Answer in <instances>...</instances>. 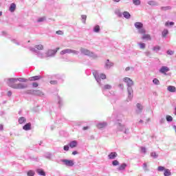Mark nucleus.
Here are the masks:
<instances>
[{
  "label": "nucleus",
  "instance_id": "4d7b16f0",
  "mask_svg": "<svg viewBox=\"0 0 176 176\" xmlns=\"http://www.w3.org/2000/svg\"><path fill=\"white\" fill-rule=\"evenodd\" d=\"M140 149H141V152H142V153H146V148H145V147H144V146H142L141 148H140Z\"/></svg>",
  "mask_w": 176,
  "mask_h": 176
},
{
  "label": "nucleus",
  "instance_id": "9b49d317",
  "mask_svg": "<svg viewBox=\"0 0 176 176\" xmlns=\"http://www.w3.org/2000/svg\"><path fill=\"white\" fill-rule=\"evenodd\" d=\"M116 157H118V153H116L115 151L111 152L108 155V159L109 160H115V159H116Z\"/></svg>",
  "mask_w": 176,
  "mask_h": 176
},
{
  "label": "nucleus",
  "instance_id": "20e7f679",
  "mask_svg": "<svg viewBox=\"0 0 176 176\" xmlns=\"http://www.w3.org/2000/svg\"><path fill=\"white\" fill-rule=\"evenodd\" d=\"M117 131H122L124 134H130V129L125 125L121 124L120 122L116 123Z\"/></svg>",
  "mask_w": 176,
  "mask_h": 176
},
{
  "label": "nucleus",
  "instance_id": "680f3d73",
  "mask_svg": "<svg viewBox=\"0 0 176 176\" xmlns=\"http://www.w3.org/2000/svg\"><path fill=\"white\" fill-rule=\"evenodd\" d=\"M56 34H57L58 35H63L64 32L61 30H58L56 32Z\"/></svg>",
  "mask_w": 176,
  "mask_h": 176
},
{
  "label": "nucleus",
  "instance_id": "9d476101",
  "mask_svg": "<svg viewBox=\"0 0 176 176\" xmlns=\"http://www.w3.org/2000/svg\"><path fill=\"white\" fill-rule=\"evenodd\" d=\"M170 71V67L167 66H162L159 70V72L160 74H162L163 75H167V72Z\"/></svg>",
  "mask_w": 176,
  "mask_h": 176
},
{
  "label": "nucleus",
  "instance_id": "c9c22d12",
  "mask_svg": "<svg viewBox=\"0 0 176 176\" xmlns=\"http://www.w3.org/2000/svg\"><path fill=\"white\" fill-rule=\"evenodd\" d=\"M164 176H170L171 175V171H170L168 169H165L164 173Z\"/></svg>",
  "mask_w": 176,
  "mask_h": 176
},
{
  "label": "nucleus",
  "instance_id": "864d4df0",
  "mask_svg": "<svg viewBox=\"0 0 176 176\" xmlns=\"http://www.w3.org/2000/svg\"><path fill=\"white\" fill-rule=\"evenodd\" d=\"M63 150L65 151L66 152H68V151H69V144L65 145L63 146Z\"/></svg>",
  "mask_w": 176,
  "mask_h": 176
},
{
  "label": "nucleus",
  "instance_id": "bf43d9fd",
  "mask_svg": "<svg viewBox=\"0 0 176 176\" xmlns=\"http://www.w3.org/2000/svg\"><path fill=\"white\" fill-rule=\"evenodd\" d=\"M11 41L13 42V43H15V45L19 46L20 43H19V41H17L16 39H11Z\"/></svg>",
  "mask_w": 176,
  "mask_h": 176
},
{
  "label": "nucleus",
  "instance_id": "de8ad7c7",
  "mask_svg": "<svg viewBox=\"0 0 176 176\" xmlns=\"http://www.w3.org/2000/svg\"><path fill=\"white\" fill-rule=\"evenodd\" d=\"M98 75L100 80L101 79H107V76L104 74H98Z\"/></svg>",
  "mask_w": 176,
  "mask_h": 176
},
{
  "label": "nucleus",
  "instance_id": "338daca9",
  "mask_svg": "<svg viewBox=\"0 0 176 176\" xmlns=\"http://www.w3.org/2000/svg\"><path fill=\"white\" fill-rule=\"evenodd\" d=\"M118 87H120V89L121 90H123L124 86L123 85V84H120V85H118Z\"/></svg>",
  "mask_w": 176,
  "mask_h": 176
},
{
  "label": "nucleus",
  "instance_id": "b1692460",
  "mask_svg": "<svg viewBox=\"0 0 176 176\" xmlns=\"http://www.w3.org/2000/svg\"><path fill=\"white\" fill-rule=\"evenodd\" d=\"M122 16L124 17V19H126L127 20H129V19H130L131 17V14H130V12H129L127 11H124L122 13Z\"/></svg>",
  "mask_w": 176,
  "mask_h": 176
},
{
  "label": "nucleus",
  "instance_id": "412c9836",
  "mask_svg": "<svg viewBox=\"0 0 176 176\" xmlns=\"http://www.w3.org/2000/svg\"><path fill=\"white\" fill-rule=\"evenodd\" d=\"M9 10H10V12H11V13H13V12H14V10H16V3H12L10 5Z\"/></svg>",
  "mask_w": 176,
  "mask_h": 176
},
{
  "label": "nucleus",
  "instance_id": "7c9ffc66",
  "mask_svg": "<svg viewBox=\"0 0 176 176\" xmlns=\"http://www.w3.org/2000/svg\"><path fill=\"white\" fill-rule=\"evenodd\" d=\"M33 49H36V50H43V45H35L34 47H33Z\"/></svg>",
  "mask_w": 176,
  "mask_h": 176
},
{
  "label": "nucleus",
  "instance_id": "f3484780",
  "mask_svg": "<svg viewBox=\"0 0 176 176\" xmlns=\"http://www.w3.org/2000/svg\"><path fill=\"white\" fill-rule=\"evenodd\" d=\"M148 5H149L150 6H159V2L156 1H148L147 2Z\"/></svg>",
  "mask_w": 176,
  "mask_h": 176
},
{
  "label": "nucleus",
  "instance_id": "aec40b11",
  "mask_svg": "<svg viewBox=\"0 0 176 176\" xmlns=\"http://www.w3.org/2000/svg\"><path fill=\"white\" fill-rule=\"evenodd\" d=\"M126 167H127V164L123 163L118 167V171H123L126 170Z\"/></svg>",
  "mask_w": 176,
  "mask_h": 176
},
{
  "label": "nucleus",
  "instance_id": "58836bf2",
  "mask_svg": "<svg viewBox=\"0 0 176 176\" xmlns=\"http://www.w3.org/2000/svg\"><path fill=\"white\" fill-rule=\"evenodd\" d=\"M153 83L154 85H156V86H159V85H160V81L159 79H157V78H154V79L153 80Z\"/></svg>",
  "mask_w": 176,
  "mask_h": 176
},
{
  "label": "nucleus",
  "instance_id": "0e129e2a",
  "mask_svg": "<svg viewBox=\"0 0 176 176\" xmlns=\"http://www.w3.org/2000/svg\"><path fill=\"white\" fill-rule=\"evenodd\" d=\"M38 86H39L38 82H33L32 83V87H38Z\"/></svg>",
  "mask_w": 176,
  "mask_h": 176
},
{
  "label": "nucleus",
  "instance_id": "39448f33",
  "mask_svg": "<svg viewBox=\"0 0 176 176\" xmlns=\"http://www.w3.org/2000/svg\"><path fill=\"white\" fill-rule=\"evenodd\" d=\"M81 54H83L84 56H88L89 57H93L94 58H97V54H94L93 52H91L90 50L81 47L80 49Z\"/></svg>",
  "mask_w": 176,
  "mask_h": 176
},
{
  "label": "nucleus",
  "instance_id": "8fccbe9b",
  "mask_svg": "<svg viewBox=\"0 0 176 176\" xmlns=\"http://www.w3.org/2000/svg\"><path fill=\"white\" fill-rule=\"evenodd\" d=\"M142 167L144 171L148 170V164L146 162L143 164Z\"/></svg>",
  "mask_w": 176,
  "mask_h": 176
},
{
  "label": "nucleus",
  "instance_id": "c85d7f7f",
  "mask_svg": "<svg viewBox=\"0 0 176 176\" xmlns=\"http://www.w3.org/2000/svg\"><path fill=\"white\" fill-rule=\"evenodd\" d=\"M150 155L153 159H157L159 157V154L156 153L155 151L151 152Z\"/></svg>",
  "mask_w": 176,
  "mask_h": 176
},
{
  "label": "nucleus",
  "instance_id": "a18cd8bd",
  "mask_svg": "<svg viewBox=\"0 0 176 176\" xmlns=\"http://www.w3.org/2000/svg\"><path fill=\"white\" fill-rule=\"evenodd\" d=\"M166 121H168V122H171V121L173 120V117L171 116L167 115L166 116Z\"/></svg>",
  "mask_w": 176,
  "mask_h": 176
},
{
  "label": "nucleus",
  "instance_id": "052dcab7",
  "mask_svg": "<svg viewBox=\"0 0 176 176\" xmlns=\"http://www.w3.org/2000/svg\"><path fill=\"white\" fill-rule=\"evenodd\" d=\"M50 83L51 85H57V83H58V80H51Z\"/></svg>",
  "mask_w": 176,
  "mask_h": 176
},
{
  "label": "nucleus",
  "instance_id": "0eeeda50",
  "mask_svg": "<svg viewBox=\"0 0 176 176\" xmlns=\"http://www.w3.org/2000/svg\"><path fill=\"white\" fill-rule=\"evenodd\" d=\"M60 162L65 164L67 167H74L75 165V162H74V160H67V159H63L61 160Z\"/></svg>",
  "mask_w": 176,
  "mask_h": 176
},
{
  "label": "nucleus",
  "instance_id": "dca6fc26",
  "mask_svg": "<svg viewBox=\"0 0 176 176\" xmlns=\"http://www.w3.org/2000/svg\"><path fill=\"white\" fill-rule=\"evenodd\" d=\"M36 172L37 173V174H38V175L46 176V173L42 168H37L36 170Z\"/></svg>",
  "mask_w": 176,
  "mask_h": 176
},
{
  "label": "nucleus",
  "instance_id": "f257e3e1",
  "mask_svg": "<svg viewBox=\"0 0 176 176\" xmlns=\"http://www.w3.org/2000/svg\"><path fill=\"white\" fill-rule=\"evenodd\" d=\"M16 82H17V78H8V85L10 87H12V89H16L17 90H23L28 87V85L27 84H24L21 82L16 84Z\"/></svg>",
  "mask_w": 176,
  "mask_h": 176
},
{
  "label": "nucleus",
  "instance_id": "4be33fe9",
  "mask_svg": "<svg viewBox=\"0 0 176 176\" xmlns=\"http://www.w3.org/2000/svg\"><path fill=\"white\" fill-rule=\"evenodd\" d=\"M168 91H170V93H175L176 91V88L173 85H169L167 88Z\"/></svg>",
  "mask_w": 176,
  "mask_h": 176
},
{
  "label": "nucleus",
  "instance_id": "603ef678",
  "mask_svg": "<svg viewBox=\"0 0 176 176\" xmlns=\"http://www.w3.org/2000/svg\"><path fill=\"white\" fill-rule=\"evenodd\" d=\"M166 170V168L164 166H160L157 168L158 171H164Z\"/></svg>",
  "mask_w": 176,
  "mask_h": 176
},
{
  "label": "nucleus",
  "instance_id": "e2e57ef3",
  "mask_svg": "<svg viewBox=\"0 0 176 176\" xmlns=\"http://www.w3.org/2000/svg\"><path fill=\"white\" fill-rule=\"evenodd\" d=\"M1 35H2V36H9V34H8V32H1Z\"/></svg>",
  "mask_w": 176,
  "mask_h": 176
},
{
  "label": "nucleus",
  "instance_id": "6e6552de",
  "mask_svg": "<svg viewBox=\"0 0 176 176\" xmlns=\"http://www.w3.org/2000/svg\"><path fill=\"white\" fill-rule=\"evenodd\" d=\"M58 50H60V47H57L56 50H48L45 54L47 57H54Z\"/></svg>",
  "mask_w": 176,
  "mask_h": 176
},
{
  "label": "nucleus",
  "instance_id": "37998d69",
  "mask_svg": "<svg viewBox=\"0 0 176 176\" xmlns=\"http://www.w3.org/2000/svg\"><path fill=\"white\" fill-rule=\"evenodd\" d=\"M81 19H82V22L83 23V24H86V19H87V16L82 15Z\"/></svg>",
  "mask_w": 176,
  "mask_h": 176
},
{
  "label": "nucleus",
  "instance_id": "1a4fd4ad",
  "mask_svg": "<svg viewBox=\"0 0 176 176\" xmlns=\"http://www.w3.org/2000/svg\"><path fill=\"white\" fill-rule=\"evenodd\" d=\"M29 50H30V52L36 53V56H37V57H38V58H43V54L42 52L38 51V50L31 47L29 48Z\"/></svg>",
  "mask_w": 176,
  "mask_h": 176
},
{
  "label": "nucleus",
  "instance_id": "4c0bfd02",
  "mask_svg": "<svg viewBox=\"0 0 176 176\" xmlns=\"http://www.w3.org/2000/svg\"><path fill=\"white\" fill-rule=\"evenodd\" d=\"M133 3L135 6H139V5H141V0H133Z\"/></svg>",
  "mask_w": 176,
  "mask_h": 176
},
{
  "label": "nucleus",
  "instance_id": "09e8293b",
  "mask_svg": "<svg viewBox=\"0 0 176 176\" xmlns=\"http://www.w3.org/2000/svg\"><path fill=\"white\" fill-rule=\"evenodd\" d=\"M171 6L161 7V10H170Z\"/></svg>",
  "mask_w": 176,
  "mask_h": 176
},
{
  "label": "nucleus",
  "instance_id": "c756f323",
  "mask_svg": "<svg viewBox=\"0 0 176 176\" xmlns=\"http://www.w3.org/2000/svg\"><path fill=\"white\" fill-rule=\"evenodd\" d=\"M142 35H143L142 39H146L147 41H151V35L145 34H142Z\"/></svg>",
  "mask_w": 176,
  "mask_h": 176
},
{
  "label": "nucleus",
  "instance_id": "2eb2a0df",
  "mask_svg": "<svg viewBox=\"0 0 176 176\" xmlns=\"http://www.w3.org/2000/svg\"><path fill=\"white\" fill-rule=\"evenodd\" d=\"M107 126H108V123H107V122H99L97 124L98 129H104V127H107Z\"/></svg>",
  "mask_w": 176,
  "mask_h": 176
},
{
  "label": "nucleus",
  "instance_id": "49530a36",
  "mask_svg": "<svg viewBox=\"0 0 176 176\" xmlns=\"http://www.w3.org/2000/svg\"><path fill=\"white\" fill-rule=\"evenodd\" d=\"M112 165L114 166H119V161L118 160H113Z\"/></svg>",
  "mask_w": 176,
  "mask_h": 176
},
{
  "label": "nucleus",
  "instance_id": "423d86ee",
  "mask_svg": "<svg viewBox=\"0 0 176 176\" xmlns=\"http://www.w3.org/2000/svg\"><path fill=\"white\" fill-rule=\"evenodd\" d=\"M135 28H137L140 34H145L146 32L145 29H144V23L141 22H136L134 24Z\"/></svg>",
  "mask_w": 176,
  "mask_h": 176
},
{
  "label": "nucleus",
  "instance_id": "a211bd4d",
  "mask_svg": "<svg viewBox=\"0 0 176 176\" xmlns=\"http://www.w3.org/2000/svg\"><path fill=\"white\" fill-rule=\"evenodd\" d=\"M39 79H42V76H34L29 78V80L30 82L35 81V80H39Z\"/></svg>",
  "mask_w": 176,
  "mask_h": 176
},
{
  "label": "nucleus",
  "instance_id": "5fc2aeb1",
  "mask_svg": "<svg viewBox=\"0 0 176 176\" xmlns=\"http://www.w3.org/2000/svg\"><path fill=\"white\" fill-rule=\"evenodd\" d=\"M71 53H72L73 54H76V56H78V54H79V51H76L75 50H71Z\"/></svg>",
  "mask_w": 176,
  "mask_h": 176
},
{
  "label": "nucleus",
  "instance_id": "4468645a",
  "mask_svg": "<svg viewBox=\"0 0 176 176\" xmlns=\"http://www.w3.org/2000/svg\"><path fill=\"white\" fill-rule=\"evenodd\" d=\"M68 144L69 147L72 148H76L78 146V141L76 140L71 141L70 142H69Z\"/></svg>",
  "mask_w": 176,
  "mask_h": 176
},
{
  "label": "nucleus",
  "instance_id": "ddd939ff",
  "mask_svg": "<svg viewBox=\"0 0 176 176\" xmlns=\"http://www.w3.org/2000/svg\"><path fill=\"white\" fill-rule=\"evenodd\" d=\"M142 109H144V107H142V104L138 103L136 104V109L135 112L136 113H142Z\"/></svg>",
  "mask_w": 176,
  "mask_h": 176
},
{
  "label": "nucleus",
  "instance_id": "3c124183",
  "mask_svg": "<svg viewBox=\"0 0 176 176\" xmlns=\"http://www.w3.org/2000/svg\"><path fill=\"white\" fill-rule=\"evenodd\" d=\"M138 45H139V46H140V47L141 49H145V46H146L145 43H139Z\"/></svg>",
  "mask_w": 176,
  "mask_h": 176
},
{
  "label": "nucleus",
  "instance_id": "393cba45",
  "mask_svg": "<svg viewBox=\"0 0 176 176\" xmlns=\"http://www.w3.org/2000/svg\"><path fill=\"white\" fill-rule=\"evenodd\" d=\"M57 98H58V104L59 105V108H61V107H63V104H64V101L63 100V98L58 96Z\"/></svg>",
  "mask_w": 176,
  "mask_h": 176
},
{
  "label": "nucleus",
  "instance_id": "72a5a7b5",
  "mask_svg": "<svg viewBox=\"0 0 176 176\" xmlns=\"http://www.w3.org/2000/svg\"><path fill=\"white\" fill-rule=\"evenodd\" d=\"M175 23L173 21H166L165 23V27H173Z\"/></svg>",
  "mask_w": 176,
  "mask_h": 176
},
{
  "label": "nucleus",
  "instance_id": "13d9d810",
  "mask_svg": "<svg viewBox=\"0 0 176 176\" xmlns=\"http://www.w3.org/2000/svg\"><path fill=\"white\" fill-rule=\"evenodd\" d=\"M166 54H168L169 56H173V54H174V51L168 50L166 52Z\"/></svg>",
  "mask_w": 176,
  "mask_h": 176
},
{
  "label": "nucleus",
  "instance_id": "f8f14e48",
  "mask_svg": "<svg viewBox=\"0 0 176 176\" xmlns=\"http://www.w3.org/2000/svg\"><path fill=\"white\" fill-rule=\"evenodd\" d=\"M113 65H114L113 63L109 61V59H107L104 65V69H111V67H113Z\"/></svg>",
  "mask_w": 176,
  "mask_h": 176
},
{
  "label": "nucleus",
  "instance_id": "6ab92c4d",
  "mask_svg": "<svg viewBox=\"0 0 176 176\" xmlns=\"http://www.w3.org/2000/svg\"><path fill=\"white\" fill-rule=\"evenodd\" d=\"M23 129L25 130V131H28L29 130H31V123L28 122V123L25 124L23 126Z\"/></svg>",
  "mask_w": 176,
  "mask_h": 176
},
{
  "label": "nucleus",
  "instance_id": "69168bd1",
  "mask_svg": "<svg viewBox=\"0 0 176 176\" xmlns=\"http://www.w3.org/2000/svg\"><path fill=\"white\" fill-rule=\"evenodd\" d=\"M164 122H166V119H164V118H161L160 120V123L161 124H163V123H164Z\"/></svg>",
  "mask_w": 176,
  "mask_h": 176
},
{
  "label": "nucleus",
  "instance_id": "774afa93",
  "mask_svg": "<svg viewBox=\"0 0 176 176\" xmlns=\"http://www.w3.org/2000/svg\"><path fill=\"white\" fill-rule=\"evenodd\" d=\"M8 97H12V91H8Z\"/></svg>",
  "mask_w": 176,
  "mask_h": 176
},
{
  "label": "nucleus",
  "instance_id": "6e6d98bb",
  "mask_svg": "<svg viewBox=\"0 0 176 176\" xmlns=\"http://www.w3.org/2000/svg\"><path fill=\"white\" fill-rule=\"evenodd\" d=\"M125 71H131V72H133L134 71V67H126Z\"/></svg>",
  "mask_w": 176,
  "mask_h": 176
},
{
  "label": "nucleus",
  "instance_id": "a19ab883",
  "mask_svg": "<svg viewBox=\"0 0 176 176\" xmlns=\"http://www.w3.org/2000/svg\"><path fill=\"white\" fill-rule=\"evenodd\" d=\"M115 14H116L118 17H122V12H120V10H116Z\"/></svg>",
  "mask_w": 176,
  "mask_h": 176
},
{
  "label": "nucleus",
  "instance_id": "ea45409f",
  "mask_svg": "<svg viewBox=\"0 0 176 176\" xmlns=\"http://www.w3.org/2000/svg\"><path fill=\"white\" fill-rule=\"evenodd\" d=\"M45 20H46V17L43 16V17L38 18L37 20V22L38 23H43V21H45Z\"/></svg>",
  "mask_w": 176,
  "mask_h": 176
},
{
  "label": "nucleus",
  "instance_id": "cd10ccee",
  "mask_svg": "<svg viewBox=\"0 0 176 176\" xmlns=\"http://www.w3.org/2000/svg\"><path fill=\"white\" fill-rule=\"evenodd\" d=\"M19 124H23V123H25L27 122V119L24 117H20L18 120Z\"/></svg>",
  "mask_w": 176,
  "mask_h": 176
},
{
  "label": "nucleus",
  "instance_id": "c03bdc74",
  "mask_svg": "<svg viewBox=\"0 0 176 176\" xmlns=\"http://www.w3.org/2000/svg\"><path fill=\"white\" fill-rule=\"evenodd\" d=\"M35 172L32 170H30L28 172V176H34Z\"/></svg>",
  "mask_w": 176,
  "mask_h": 176
},
{
  "label": "nucleus",
  "instance_id": "473e14b6",
  "mask_svg": "<svg viewBox=\"0 0 176 176\" xmlns=\"http://www.w3.org/2000/svg\"><path fill=\"white\" fill-rule=\"evenodd\" d=\"M44 157H45V159H48V160H50L52 159V154L49 152L45 153L44 155Z\"/></svg>",
  "mask_w": 176,
  "mask_h": 176
},
{
  "label": "nucleus",
  "instance_id": "2f4dec72",
  "mask_svg": "<svg viewBox=\"0 0 176 176\" xmlns=\"http://www.w3.org/2000/svg\"><path fill=\"white\" fill-rule=\"evenodd\" d=\"M162 35L163 38H166L168 35V30L164 29L162 32Z\"/></svg>",
  "mask_w": 176,
  "mask_h": 176
},
{
  "label": "nucleus",
  "instance_id": "f704fd0d",
  "mask_svg": "<svg viewBox=\"0 0 176 176\" xmlns=\"http://www.w3.org/2000/svg\"><path fill=\"white\" fill-rule=\"evenodd\" d=\"M160 49H162V47L160 45H155L153 47V52H155L156 53L160 51Z\"/></svg>",
  "mask_w": 176,
  "mask_h": 176
},
{
  "label": "nucleus",
  "instance_id": "a878e982",
  "mask_svg": "<svg viewBox=\"0 0 176 176\" xmlns=\"http://www.w3.org/2000/svg\"><path fill=\"white\" fill-rule=\"evenodd\" d=\"M24 94H30L31 96H34V89H28L25 91Z\"/></svg>",
  "mask_w": 176,
  "mask_h": 176
},
{
  "label": "nucleus",
  "instance_id": "e433bc0d",
  "mask_svg": "<svg viewBox=\"0 0 176 176\" xmlns=\"http://www.w3.org/2000/svg\"><path fill=\"white\" fill-rule=\"evenodd\" d=\"M100 25H96V26H94V32H100Z\"/></svg>",
  "mask_w": 176,
  "mask_h": 176
},
{
  "label": "nucleus",
  "instance_id": "bb28decb",
  "mask_svg": "<svg viewBox=\"0 0 176 176\" xmlns=\"http://www.w3.org/2000/svg\"><path fill=\"white\" fill-rule=\"evenodd\" d=\"M34 96H38L40 97H42L43 96V92L41 90H35L34 89Z\"/></svg>",
  "mask_w": 176,
  "mask_h": 176
},
{
  "label": "nucleus",
  "instance_id": "79ce46f5",
  "mask_svg": "<svg viewBox=\"0 0 176 176\" xmlns=\"http://www.w3.org/2000/svg\"><path fill=\"white\" fill-rule=\"evenodd\" d=\"M19 81V82H28V79H25V78H16V81Z\"/></svg>",
  "mask_w": 176,
  "mask_h": 176
},
{
  "label": "nucleus",
  "instance_id": "7ed1b4c3",
  "mask_svg": "<svg viewBox=\"0 0 176 176\" xmlns=\"http://www.w3.org/2000/svg\"><path fill=\"white\" fill-rule=\"evenodd\" d=\"M93 75H94L97 83H98V85L101 88V90H102L103 94H105V91H107V90L112 89V85H109V84L104 85V84H102V82H101V80L100 78V75L98 74V72H97L96 70L94 71Z\"/></svg>",
  "mask_w": 176,
  "mask_h": 176
},
{
  "label": "nucleus",
  "instance_id": "5701e85b",
  "mask_svg": "<svg viewBox=\"0 0 176 176\" xmlns=\"http://www.w3.org/2000/svg\"><path fill=\"white\" fill-rule=\"evenodd\" d=\"M71 54V49H65L62 50L60 52V54H61V56H63V54Z\"/></svg>",
  "mask_w": 176,
  "mask_h": 176
},
{
  "label": "nucleus",
  "instance_id": "f03ea898",
  "mask_svg": "<svg viewBox=\"0 0 176 176\" xmlns=\"http://www.w3.org/2000/svg\"><path fill=\"white\" fill-rule=\"evenodd\" d=\"M124 82H125L127 85L128 98H126V101L129 102V101L133 100V97L134 96V92L132 87L134 82H133V80L129 77L124 78Z\"/></svg>",
  "mask_w": 176,
  "mask_h": 176
}]
</instances>
